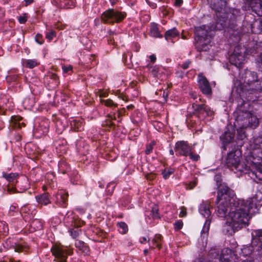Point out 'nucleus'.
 Returning a JSON list of instances; mask_svg holds the SVG:
<instances>
[{"mask_svg": "<svg viewBox=\"0 0 262 262\" xmlns=\"http://www.w3.org/2000/svg\"><path fill=\"white\" fill-rule=\"evenodd\" d=\"M252 203V200L236 198L233 200L226 222L223 226V231L226 234L232 235L243 227L248 225L250 218L249 214L255 212L253 210Z\"/></svg>", "mask_w": 262, "mask_h": 262, "instance_id": "obj_1", "label": "nucleus"}, {"mask_svg": "<svg viewBox=\"0 0 262 262\" xmlns=\"http://www.w3.org/2000/svg\"><path fill=\"white\" fill-rule=\"evenodd\" d=\"M213 9L216 12L217 19L213 28L221 30L226 27L235 30L236 23L241 20L240 10L233 9L227 13L225 12L226 1L225 0H210Z\"/></svg>", "mask_w": 262, "mask_h": 262, "instance_id": "obj_2", "label": "nucleus"}, {"mask_svg": "<svg viewBox=\"0 0 262 262\" xmlns=\"http://www.w3.org/2000/svg\"><path fill=\"white\" fill-rule=\"evenodd\" d=\"M216 204L217 210L216 214L221 217L226 216L228 210H230L231 205H232L233 200L236 199L235 193L233 190L228 186L221 185L217 191Z\"/></svg>", "mask_w": 262, "mask_h": 262, "instance_id": "obj_3", "label": "nucleus"}, {"mask_svg": "<svg viewBox=\"0 0 262 262\" xmlns=\"http://www.w3.org/2000/svg\"><path fill=\"white\" fill-rule=\"evenodd\" d=\"M195 47L199 52L206 51L209 49L211 34L210 28L206 25L195 28Z\"/></svg>", "mask_w": 262, "mask_h": 262, "instance_id": "obj_4", "label": "nucleus"}, {"mask_svg": "<svg viewBox=\"0 0 262 262\" xmlns=\"http://www.w3.org/2000/svg\"><path fill=\"white\" fill-rule=\"evenodd\" d=\"M242 155L241 150L236 148L230 151L226 157L225 163L227 167L235 173L237 171L244 172L247 169V166L241 161Z\"/></svg>", "mask_w": 262, "mask_h": 262, "instance_id": "obj_5", "label": "nucleus"}, {"mask_svg": "<svg viewBox=\"0 0 262 262\" xmlns=\"http://www.w3.org/2000/svg\"><path fill=\"white\" fill-rule=\"evenodd\" d=\"M237 114L236 120L242 128L250 127L255 128L258 126L259 122L257 118L250 112L244 111L240 108L237 111Z\"/></svg>", "mask_w": 262, "mask_h": 262, "instance_id": "obj_6", "label": "nucleus"}, {"mask_svg": "<svg viewBox=\"0 0 262 262\" xmlns=\"http://www.w3.org/2000/svg\"><path fill=\"white\" fill-rule=\"evenodd\" d=\"M126 16V12L115 9H108L101 16L102 21L105 24H113L122 21Z\"/></svg>", "mask_w": 262, "mask_h": 262, "instance_id": "obj_7", "label": "nucleus"}, {"mask_svg": "<svg viewBox=\"0 0 262 262\" xmlns=\"http://www.w3.org/2000/svg\"><path fill=\"white\" fill-rule=\"evenodd\" d=\"M247 51V49L244 46H236L232 54L230 56V62L238 69L242 68L245 61Z\"/></svg>", "mask_w": 262, "mask_h": 262, "instance_id": "obj_8", "label": "nucleus"}, {"mask_svg": "<svg viewBox=\"0 0 262 262\" xmlns=\"http://www.w3.org/2000/svg\"><path fill=\"white\" fill-rule=\"evenodd\" d=\"M215 249H211L209 251V254L212 258H219L221 262H239L241 259L232 250L226 248L223 249L219 255Z\"/></svg>", "mask_w": 262, "mask_h": 262, "instance_id": "obj_9", "label": "nucleus"}, {"mask_svg": "<svg viewBox=\"0 0 262 262\" xmlns=\"http://www.w3.org/2000/svg\"><path fill=\"white\" fill-rule=\"evenodd\" d=\"M29 188V183L28 179L24 176H21L18 178L15 184V187L12 186H8L7 187V193L12 194L16 192H23Z\"/></svg>", "mask_w": 262, "mask_h": 262, "instance_id": "obj_10", "label": "nucleus"}, {"mask_svg": "<svg viewBox=\"0 0 262 262\" xmlns=\"http://www.w3.org/2000/svg\"><path fill=\"white\" fill-rule=\"evenodd\" d=\"M51 251L57 262H68L67 255L70 253H68L67 248L60 245H54L51 248Z\"/></svg>", "mask_w": 262, "mask_h": 262, "instance_id": "obj_11", "label": "nucleus"}, {"mask_svg": "<svg viewBox=\"0 0 262 262\" xmlns=\"http://www.w3.org/2000/svg\"><path fill=\"white\" fill-rule=\"evenodd\" d=\"M192 107L194 111L198 114L199 118H205L206 117H210V120L213 118L214 112L211 108L204 104L198 105L195 103L192 104Z\"/></svg>", "mask_w": 262, "mask_h": 262, "instance_id": "obj_12", "label": "nucleus"}, {"mask_svg": "<svg viewBox=\"0 0 262 262\" xmlns=\"http://www.w3.org/2000/svg\"><path fill=\"white\" fill-rule=\"evenodd\" d=\"M245 82L247 84L246 88L247 92L252 93L254 90L255 85H258L259 81L257 80V75L256 72L247 71L246 72V76L244 80Z\"/></svg>", "mask_w": 262, "mask_h": 262, "instance_id": "obj_13", "label": "nucleus"}, {"mask_svg": "<svg viewBox=\"0 0 262 262\" xmlns=\"http://www.w3.org/2000/svg\"><path fill=\"white\" fill-rule=\"evenodd\" d=\"M198 82L199 89L202 93L207 96H210L212 95V89L207 78L202 73L198 76Z\"/></svg>", "mask_w": 262, "mask_h": 262, "instance_id": "obj_14", "label": "nucleus"}, {"mask_svg": "<svg viewBox=\"0 0 262 262\" xmlns=\"http://www.w3.org/2000/svg\"><path fill=\"white\" fill-rule=\"evenodd\" d=\"M5 248L14 249L15 252H26L29 249L28 246L24 243L17 244L16 240L12 238L7 239L3 244Z\"/></svg>", "mask_w": 262, "mask_h": 262, "instance_id": "obj_15", "label": "nucleus"}, {"mask_svg": "<svg viewBox=\"0 0 262 262\" xmlns=\"http://www.w3.org/2000/svg\"><path fill=\"white\" fill-rule=\"evenodd\" d=\"M191 150V147L187 141H179L175 144L174 150L177 153L176 154L178 156L186 157L188 156L189 153H190Z\"/></svg>", "mask_w": 262, "mask_h": 262, "instance_id": "obj_16", "label": "nucleus"}, {"mask_svg": "<svg viewBox=\"0 0 262 262\" xmlns=\"http://www.w3.org/2000/svg\"><path fill=\"white\" fill-rule=\"evenodd\" d=\"M50 122L48 119H43L38 122V125L34 129V136L39 138L46 134L49 131Z\"/></svg>", "mask_w": 262, "mask_h": 262, "instance_id": "obj_17", "label": "nucleus"}, {"mask_svg": "<svg viewBox=\"0 0 262 262\" xmlns=\"http://www.w3.org/2000/svg\"><path fill=\"white\" fill-rule=\"evenodd\" d=\"M248 10L262 16V0H247Z\"/></svg>", "mask_w": 262, "mask_h": 262, "instance_id": "obj_18", "label": "nucleus"}, {"mask_svg": "<svg viewBox=\"0 0 262 262\" xmlns=\"http://www.w3.org/2000/svg\"><path fill=\"white\" fill-rule=\"evenodd\" d=\"M147 67L149 68L150 72L154 77L160 79L161 80H163L166 78V70L163 67L157 65L154 66H149L148 65Z\"/></svg>", "mask_w": 262, "mask_h": 262, "instance_id": "obj_19", "label": "nucleus"}, {"mask_svg": "<svg viewBox=\"0 0 262 262\" xmlns=\"http://www.w3.org/2000/svg\"><path fill=\"white\" fill-rule=\"evenodd\" d=\"M253 160L260 161L262 162V139L255 140L252 152Z\"/></svg>", "mask_w": 262, "mask_h": 262, "instance_id": "obj_20", "label": "nucleus"}, {"mask_svg": "<svg viewBox=\"0 0 262 262\" xmlns=\"http://www.w3.org/2000/svg\"><path fill=\"white\" fill-rule=\"evenodd\" d=\"M55 197V203L57 205L63 208L66 207L68 193L65 190H60L59 191Z\"/></svg>", "mask_w": 262, "mask_h": 262, "instance_id": "obj_21", "label": "nucleus"}, {"mask_svg": "<svg viewBox=\"0 0 262 262\" xmlns=\"http://www.w3.org/2000/svg\"><path fill=\"white\" fill-rule=\"evenodd\" d=\"M3 177L9 183H10V184L7 185L4 188V193L5 194H8L7 192V187L8 186H14V184L16 183V181L18 180V178L19 177L18 173L15 172V173H7L5 172H3L2 173Z\"/></svg>", "mask_w": 262, "mask_h": 262, "instance_id": "obj_22", "label": "nucleus"}, {"mask_svg": "<svg viewBox=\"0 0 262 262\" xmlns=\"http://www.w3.org/2000/svg\"><path fill=\"white\" fill-rule=\"evenodd\" d=\"M52 2L59 8L70 9L75 6L74 0H52Z\"/></svg>", "mask_w": 262, "mask_h": 262, "instance_id": "obj_23", "label": "nucleus"}, {"mask_svg": "<svg viewBox=\"0 0 262 262\" xmlns=\"http://www.w3.org/2000/svg\"><path fill=\"white\" fill-rule=\"evenodd\" d=\"M252 173L255 178L262 181V165L260 162L252 161L251 164Z\"/></svg>", "mask_w": 262, "mask_h": 262, "instance_id": "obj_24", "label": "nucleus"}, {"mask_svg": "<svg viewBox=\"0 0 262 262\" xmlns=\"http://www.w3.org/2000/svg\"><path fill=\"white\" fill-rule=\"evenodd\" d=\"M234 135L230 132H225L220 137L222 141L223 152L227 150V145L233 139Z\"/></svg>", "mask_w": 262, "mask_h": 262, "instance_id": "obj_25", "label": "nucleus"}, {"mask_svg": "<svg viewBox=\"0 0 262 262\" xmlns=\"http://www.w3.org/2000/svg\"><path fill=\"white\" fill-rule=\"evenodd\" d=\"M199 211L204 217L208 218L211 213L210 203L208 201L203 202L199 206Z\"/></svg>", "mask_w": 262, "mask_h": 262, "instance_id": "obj_26", "label": "nucleus"}, {"mask_svg": "<svg viewBox=\"0 0 262 262\" xmlns=\"http://www.w3.org/2000/svg\"><path fill=\"white\" fill-rule=\"evenodd\" d=\"M252 244L255 247L262 243V229L253 230L251 232Z\"/></svg>", "mask_w": 262, "mask_h": 262, "instance_id": "obj_27", "label": "nucleus"}, {"mask_svg": "<svg viewBox=\"0 0 262 262\" xmlns=\"http://www.w3.org/2000/svg\"><path fill=\"white\" fill-rule=\"evenodd\" d=\"M180 35L179 31L176 28H173L171 29L168 30L165 33V39L168 42L174 43V39L175 38L179 37Z\"/></svg>", "mask_w": 262, "mask_h": 262, "instance_id": "obj_28", "label": "nucleus"}, {"mask_svg": "<svg viewBox=\"0 0 262 262\" xmlns=\"http://www.w3.org/2000/svg\"><path fill=\"white\" fill-rule=\"evenodd\" d=\"M251 32L255 34L262 33V19L255 20L250 24Z\"/></svg>", "mask_w": 262, "mask_h": 262, "instance_id": "obj_29", "label": "nucleus"}, {"mask_svg": "<svg viewBox=\"0 0 262 262\" xmlns=\"http://www.w3.org/2000/svg\"><path fill=\"white\" fill-rule=\"evenodd\" d=\"M71 128L77 132H79L83 129V123L81 119H72L70 121Z\"/></svg>", "mask_w": 262, "mask_h": 262, "instance_id": "obj_30", "label": "nucleus"}, {"mask_svg": "<svg viewBox=\"0 0 262 262\" xmlns=\"http://www.w3.org/2000/svg\"><path fill=\"white\" fill-rule=\"evenodd\" d=\"M35 103V98L33 95L26 97L23 101L25 109L31 110Z\"/></svg>", "mask_w": 262, "mask_h": 262, "instance_id": "obj_31", "label": "nucleus"}, {"mask_svg": "<svg viewBox=\"0 0 262 262\" xmlns=\"http://www.w3.org/2000/svg\"><path fill=\"white\" fill-rule=\"evenodd\" d=\"M248 200H252L253 203V210L257 209V206L256 202H260L262 201V186H260L256 191L255 196L253 198H249Z\"/></svg>", "mask_w": 262, "mask_h": 262, "instance_id": "obj_32", "label": "nucleus"}, {"mask_svg": "<svg viewBox=\"0 0 262 262\" xmlns=\"http://www.w3.org/2000/svg\"><path fill=\"white\" fill-rule=\"evenodd\" d=\"M256 249V247L252 244L250 245L245 246L241 249V255L244 257L249 256Z\"/></svg>", "mask_w": 262, "mask_h": 262, "instance_id": "obj_33", "label": "nucleus"}, {"mask_svg": "<svg viewBox=\"0 0 262 262\" xmlns=\"http://www.w3.org/2000/svg\"><path fill=\"white\" fill-rule=\"evenodd\" d=\"M35 199L38 203L41 205H47L50 203V200L48 193H43L37 195L35 196Z\"/></svg>", "mask_w": 262, "mask_h": 262, "instance_id": "obj_34", "label": "nucleus"}, {"mask_svg": "<svg viewBox=\"0 0 262 262\" xmlns=\"http://www.w3.org/2000/svg\"><path fill=\"white\" fill-rule=\"evenodd\" d=\"M162 236L160 234H156L154 237L151 239V244L152 246H150L149 248L150 249H154L155 247L158 248L159 249L161 248L162 245Z\"/></svg>", "mask_w": 262, "mask_h": 262, "instance_id": "obj_35", "label": "nucleus"}, {"mask_svg": "<svg viewBox=\"0 0 262 262\" xmlns=\"http://www.w3.org/2000/svg\"><path fill=\"white\" fill-rule=\"evenodd\" d=\"M149 34L151 36L154 37L162 38L163 36L160 33L158 25L156 24L151 25Z\"/></svg>", "mask_w": 262, "mask_h": 262, "instance_id": "obj_36", "label": "nucleus"}, {"mask_svg": "<svg viewBox=\"0 0 262 262\" xmlns=\"http://www.w3.org/2000/svg\"><path fill=\"white\" fill-rule=\"evenodd\" d=\"M22 63L26 68L32 69L38 66V62L36 59H23Z\"/></svg>", "mask_w": 262, "mask_h": 262, "instance_id": "obj_37", "label": "nucleus"}, {"mask_svg": "<svg viewBox=\"0 0 262 262\" xmlns=\"http://www.w3.org/2000/svg\"><path fill=\"white\" fill-rule=\"evenodd\" d=\"M30 226L34 230H39L43 228V222L40 220L35 219L31 222Z\"/></svg>", "mask_w": 262, "mask_h": 262, "instance_id": "obj_38", "label": "nucleus"}, {"mask_svg": "<svg viewBox=\"0 0 262 262\" xmlns=\"http://www.w3.org/2000/svg\"><path fill=\"white\" fill-rule=\"evenodd\" d=\"M56 130L58 134H60L65 129L67 125L66 122H62L60 120H58L55 123Z\"/></svg>", "mask_w": 262, "mask_h": 262, "instance_id": "obj_39", "label": "nucleus"}, {"mask_svg": "<svg viewBox=\"0 0 262 262\" xmlns=\"http://www.w3.org/2000/svg\"><path fill=\"white\" fill-rule=\"evenodd\" d=\"M11 106L10 103L6 96L0 98V109H7Z\"/></svg>", "mask_w": 262, "mask_h": 262, "instance_id": "obj_40", "label": "nucleus"}, {"mask_svg": "<svg viewBox=\"0 0 262 262\" xmlns=\"http://www.w3.org/2000/svg\"><path fill=\"white\" fill-rule=\"evenodd\" d=\"M119 232L121 234H125L128 231V226L127 224L123 222L118 223L117 224Z\"/></svg>", "mask_w": 262, "mask_h": 262, "instance_id": "obj_41", "label": "nucleus"}, {"mask_svg": "<svg viewBox=\"0 0 262 262\" xmlns=\"http://www.w3.org/2000/svg\"><path fill=\"white\" fill-rule=\"evenodd\" d=\"M59 170L62 173H67L69 169H70L69 165L64 161H60L58 164Z\"/></svg>", "mask_w": 262, "mask_h": 262, "instance_id": "obj_42", "label": "nucleus"}, {"mask_svg": "<svg viewBox=\"0 0 262 262\" xmlns=\"http://www.w3.org/2000/svg\"><path fill=\"white\" fill-rule=\"evenodd\" d=\"M174 171V169L172 167H168L164 169L162 172L163 178L165 180L168 179Z\"/></svg>", "mask_w": 262, "mask_h": 262, "instance_id": "obj_43", "label": "nucleus"}, {"mask_svg": "<svg viewBox=\"0 0 262 262\" xmlns=\"http://www.w3.org/2000/svg\"><path fill=\"white\" fill-rule=\"evenodd\" d=\"M7 80L9 82H13L12 85L17 84L19 82V77L18 75L13 74L9 75L7 77Z\"/></svg>", "mask_w": 262, "mask_h": 262, "instance_id": "obj_44", "label": "nucleus"}, {"mask_svg": "<svg viewBox=\"0 0 262 262\" xmlns=\"http://www.w3.org/2000/svg\"><path fill=\"white\" fill-rule=\"evenodd\" d=\"M8 230V225L6 224V222L0 221V235H6Z\"/></svg>", "mask_w": 262, "mask_h": 262, "instance_id": "obj_45", "label": "nucleus"}, {"mask_svg": "<svg viewBox=\"0 0 262 262\" xmlns=\"http://www.w3.org/2000/svg\"><path fill=\"white\" fill-rule=\"evenodd\" d=\"M210 221L208 219L206 220L204 224V226H203V229L202 230V234H205V233H207L209 230V228H210Z\"/></svg>", "mask_w": 262, "mask_h": 262, "instance_id": "obj_46", "label": "nucleus"}, {"mask_svg": "<svg viewBox=\"0 0 262 262\" xmlns=\"http://www.w3.org/2000/svg\"><path fill=\"white\" fill-rule=\"evenodd\" d=\"M63 74H70L73 72V67L71 65H64L62 66Z\"/></svg>", "mask_w": 262, "mask_h": 262, "instance_id": "obj_47", "label": "nucleus"}, {"mask_svg": "<svg viewBox=\"0 0 262 262\" xmlns=\"http://www.w3.org/2000/svg\"><path fill=\"white\" fill-rule=\"evenodd\" d=\"M56 35V32L53 30H51L49 32H47L46 33V38L49 41L52 40L53 37H55Z\"/></svg>", "mask_w": 262, "mask_h": 262, "instance_id": "obj_48", "label": "nucleus"}, {"mask_svg": "<svg viewBox=\"0 0 262 262\" xmlns=\"http://www.w3.org/2000/svg\"><path fill=\"white\" fill-rule=\"evenodd\" d=\"M154 142H151L146 146V148L145 152L146 155H148L151 153L153 150L154 146L155 145Z\"/></svg>", "mask_w": 262, "mask_h": 262, "instance_id": "obj_49", "label": "nucleus"}, {"mask_svg": "<svg viewBox=\"0 0 262 262\" xmlns=\"http://www.w3.org/2000/svg\"><path fill=\"white\" fill-rule=\"evenodd\" d=\"M216 182V185L217 186V190H219V187L221 185H227L225 183H222V180L221 179V176L220 175H216L214 178Z\"/></svg>", "mask_w": 262, "mask_h": 262, "instance_id": "obj_50", "label": "nucleus"}, {"mask_svg": "<svg viewBox=\"0 0 262 262\" xmlns=\"http://www.w3.org/2000/svg\"><path fill=\"white\" fill-rule=\"evenodd\" d=\"M35 39L36 42L39 45H42L44 42V40L42 38V35L40 34H37L35 36Z\"/></svg>", "mask_w": 262, "mask_h": 262, "instance_id": "obj_51", "label": "nucleus"}, {"mask_svg": "<svg viewBox=\"0 0 262 262\" xmlns=\"http://www.w3.org/2000/svg\"><path fill=\"white\" fill-rule=\"evenodd\" d=\"M152 215L154 218L158 219L159 217L158 213V208L156 205H154L152 208Z\"/></svg>", "mask_w": 262, "mask_h": 262, "instance_id": "obj_52", "label": "nucleus"}, {"mask_svg": "<svg viewBox=\"0 0 262 262\" xmlns=\"http://www.w3.org/2000/svg\"><path fill=\"white\" fill-rule=\"evenodd\" d=\"M188 156H189L190 159L194 161H198L200 158V156L199 155L193 153L191 150H190V153H189Z\"/></svg>", "mask_w": 262, "mask_h": 262, "instance_id": "obj_53", "label": "nucleus"}, {"mask_svg": "<svg viewBox=\"0 0 262 262\" xmlns=\"http://www.w3.org/2000/svg\"><path fill=\"white\" fill-rule=\"evenodd\" d=\"M183 222L181 220L176 221L174 224V227L176 230H180L183 227Z\"/></svg>", "mask_w": 262, "mask_h": 262, "instance_id": "obj_54", "label": "nucleus"}, {"mask_svg": "<svg viewBox=\"0 0 262 262\" xmlns=\"http://www.w3.org/2000/svg\"><path fill=\"white\" fill-rule=\"evenodd\" d=\"M75 246L77 248H78L79 249H83V248L85 247V244L84 242L80 241H76L75 242Z\"/></svg>", "mask_w": 262, "mask_h": 262, "instance_id": "obj_55", "label": "nucleus"}, {"mask_svg": "<svg viewBox=\"0 0 262 262\" xmlns=\"http://www.w3.org/2000/svg\"><path fill=\"white\" fill-rule=\"evenodd\" d=\"M27 14H24L23 15H20L18 17V20L20 24H25L27 21Z\"/></svg>", "mask_w": 262, "mask_h": 262, "instance_id": "obj_56", "label": "nucleus"}, {"mask_svg": "<svg viewBox=\"0 0 262 262\" xmlns=\"http://www.w3.org/2000/svg\"><path fill=\"white\" fill-rule=\"evenodd\" d=\"M196 182L195 181H193L190 182L188 185L186 187V188L188 189H192L196 185Z\"/></svg>", "mask_w": 262, "mask_h": 262, "instance_id": "obj_57", "label": "nucleus"}, {"mask_svg": "<svg viewBox=\"0 0 262 262\" xmlns=\"http://www.w3.org/2000/svg\"><path fill=\"white\" fill-rule=\"evenodd\" d=\"M191 63L190 61L187 60L185 62H184L181 66V67L183 69H187L189 68V64Z\"/></svg>", "mask_w": 262, "mask_h": 262, "instance_id": "obj_58", "label": "nucleus"}, {"mask_svg": "<svg viewBox=\"0 0 262 262\" xmlns=\"http://www.w3.org/2000/svg\"><path fill=\"white\" fill-rule=\"evenodd\" d=\"M146 2L148 5L152 9H155L157 7V4L155 3L150 2L148 0H146Z\"/></svg>", "mask_w": 262, "mask_h": 262, "instance_id": "obj_59", "label": "nucleus"}, {"mask_svg": "<svg viewBox=\"0 0 262 262\" xmlns=\"http://www.w3.org/2000/svg\"><path fill=\"white\" fill-rule=\"evenodd\" d=\"M111 185H113L111 190H110V189H108V190H107L108 192L109 193H111L113 192V191L115 188V185H114V183L112 182H111L107 184V189H108V187H110Z\"/></svg>", "mask_w": 262, "mask_h": 262, "instance_id": "obj_60", "label": "nucleus"}, {"mask_svg": "<svg viewBox=\"0 0 262 262\" xmlns=\"http://www.w3.org/2000/svg\"><path fill=\"white\" fill-rule=\"evenodd\" d=\"M256 251L258 252L259 255H262V243L256 247Z\"/></svg>", "mask_w": 262, "mask_h": 262, "instance_id": "obj_61", "label": "nucleus"}, {"mask_svg": "<svg viewBox=\"0 0 262 262\" xmlns=\"http://www.w3.org/2000/svg\"><path fill=\"white\" fill-rule=\"evenodd\" d=\"M104 104L106 106H111L114 104V102L112 100L108 99L105 101Z\"/></svg>", "mask_w": 262, "mask_h": 262, "instance_id": "obj_62", "label": "nucleus"}, {"mask_svg": "<svg viewBox=\"0 0 262 262\" xmlns=\"http://www.w3.org/2000/svg\"><path fill=\"white\" fill-rule=\"evenodd\" d=\"M70 233L71 236L74 238H75L78 235V233L76 231L71 230Z\"/></svg>", "mask_w": 262, "mask_h": 262, "instance_id": "obj_63", "label": "nucleus"}, {"mask_svg": "<svg viewBox=\"0 0 262 262\" xmlns=\"http://www.w3.org/2000/svg\"><path fill=\"white\" fill-rule=\"evenodd\" d=\"M76 210L79 212L80 213V214H82L83 213H84L85 212V210L84 209L81 207H77L76 208Z\"/></svg>", "mask_w": 262, "mask_h": 262, "instance_id": "obj_64", "label": "nucleus"}]
</instances>
